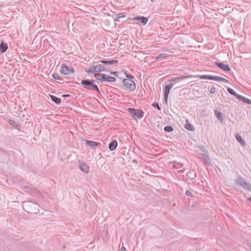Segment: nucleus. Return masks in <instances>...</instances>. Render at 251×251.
Returning <instances> with one entry per match:
<instances>
[{
    "label": "nucleus",
    "mask_w": 251,
    "mask_h": 251,
    "mask_svg": "<svg viewBox=\"0 0 251 251\" xmlns=\"http://www.w3.org/2000/svg\"><path fill=\"white\" fill-rule=\"evenodd\" d=\"M196 151L199 152L197 154V156L199 158L201 159L207 164H211L210 159L208 155L207 151L204 146L198 147V150Z\"/></svg>",
    "instance_id": "1"
},
{
    "label": "nucleus",
    "mask_w": 251,
    "mask_h": 251,
    "mask_svg": "<svg viewBox=\"0 0 251 251\" xmlns=\"http://www.w3.org/2000/svg\"><path fill=\"white\" fill-rule=\"evenodd\" d=\"M81 84L86 89L89 90H95L99 93H100V91L97 85L94 84L93 83V80H82Z\"/></svg>",
    "instance_id": "2"
},
{
    "label": "nucleus",
    "mask_w": 251,
    "mask_h": 251,
    "mask_svg": "<svg viewBox=\"0 0 251 251\" xmlns=\"http://www.w3.org/2000/svg\"><path fill=\"white\" fill-rule=\"evenodd\" d=\"M104 71L105 67L101 64L91 66L88 69L85 70L86 73L91 74H98L99 72Z\"/></svg>",
    "instance_id": "3"
},
{
    "label": "nucleus",
    "mask_w": 251,
    "mask_h": 251,
    "mask_svg": "<svg viewBox=\"0 0 251 251\" xmlns=\"http://www.w3.org/2000/svg\"><path fill=\"white\" fill-rule=\"evenodd\" d=\"M127 111L134 119H141L144 116V112L142 110H137L128 108Z\"/></svg>",
    "instance_id": "4"
},
{
    "label": "nucleus",
    "mask_w": 251,
    "mask_h": 251,
    "mask_svg": "<svg viewBox=\"0 0 251 251\" xmlns=\"http://www.w3.org/2000/svg\"><path fill=\"white\" fill-rule=\"evenodd\" d=\"M60 72L64 75H69L74 73V70L72 67H68L66 64H63Z\"/></svg>",
    "instance_id": "5"
},
{
    "label": "nucleus",
    "mask_w": 251,
    "mask_h": 251,
    "mask_svg": "<svg viewBox=\"0 0 251 251\" xmlns=\"http://www.w3.org/2000/svg\"><path fill=\"white\" fill-rule=\"evenodd\" d=\"M237 183L243 187L244 189H247L248 190H250L251 189V186L250 184L247 183L244 178H243L240 176H238L236 178Z\"/></svg>",
    "instance_id": "6"
},
{
    "label": "nucleus",
    "mask_w": 251,
    "mask_h": 251,
    "mask_svg": "<svg viewBox=\"0 0 251 251\" xmlns=\"http://www.w3.org/2000/svg\"><path fill=\"white\" fill-rule=\"evenodd\" d=\"M123 83L125 86L130 91H133L135 90L136 87L135 83L131 79L127 78L124 79Z\"/></svg>",
    "instance_id": "7"
},
{
    "label": "nucleus",
    "mask_w": 251,
    "mask_h": 251,
    "mask_svg": "<svg viewBox=\"0 0 251 251\" xmlns=\"http://www.w3.org/2000/svg\"><path fill=\"white\" fill-rule=\"evenodd\" d=\"M173 83H171L169 84V85H166L165 87L164 99L166 103L167 102L168 95L170 93V89L173 87Z\"/></svg>",
    "instance_id": "8"
},
{
    "label": "nucleus",
    "mask_w": 251,
    "mask_h": 251,
    "mask_svg": "<svg viewBox=\"0 0 251 251\" xmlns=\"http://www.w3.org/2000/svg\"><path fill=\"white\" fill-rule=\"evenodd\" d=\"M100 144V143H98L96 142L89 140H85V145L87 146L90 147L93 149H96Z\"/></svg>",
    "instance_id": "9"
},
{
    "label": "nucleus",
    "mask_w": 251,
    "mask_h": 251,
    "mask_svg": "<svg viewBox=\"0 0 251 251\" xmlns=\"http://www.w3.org/2000/svg\"><path fill=\"white\" fill-rule=\"evenodd\" d=\"M215 64L225 71H229L230 70L228 65L226 64L215 62Z\"/></svg>",
    "instance_id": "10"
},
{
    "label": "nucleus",
    "mask_w": 251,
    "mask_h": 251,
    "mask_svg": "<svg viewBox=\"0 0 251 251\" xmlns=\"http://www.w3.org/2000/svg\"><path fill=\"white\" fill-rule=\"evenodd\" d=\"M99 62L108 65H113L115 66H117V64L118 63V61L117 60H112L109 61L102 60H100Z\"/></svg>",
    "instance_id": "11"
},
{
    "label": "nucleus",
    "mask_w": 251,
    "mask_h": 251,
    "mask_svg": "<svg viewBox=\"0 0 251 251\" xmlns=\"http://www.w3.org/2000/svg\"><path fill=\"white\" fill-rule=\"evenodd\" d=\"M133 21H137V20H140L141 23H142L143 25H146L148 21V19L147 18L144 17H135L133 18Z\"/></svg>",
    "instance_id": "12"
},
{
    "label": "nucleus",
    "mask_w": 251,
    "mask_h": 251,
    "mask_svg": "<svg viewBox=\"0 0 251 251\" xmlns=\"http://www.w3.org/2000/svg\"><path fill=\"white\" fill-rule=\"evenodd\" d=\"M9 124L12 126L14 128L20 130L21 128V126L20 125L13 120H9Z\"/></svg>",
    "instance_id": "13"
},
{
    "label": "nucleus",
    "mask_w": 251,
    "mask_h": 251,
    "mask_svg": "<svg viewBox=\"0 0 251 251\" xmlns=\"http://www.w3.org/2000/svg\"><path fill=\"white\" fill-rule=\"evenodd\" d=\"M237 98L244 103L251 104V100L246 98V97L243 96L238 95V96H237Z\"/></svg>",
    "instance_id": "14"
},
{
    "label": "nucleus",
    "mask_w": 251,
    "mask_h": 251,
    "mask_svg": "<svg viewBox=\"0 0 251 251\" xmlns=\"http://www.w3.org/2000/svg\"><path fill=\"white\" fill-rule=\"evenodd\" d=\"M103 81H107L109 82H112L115 81V78L114 77L108 76L104 74Z\"/></svg>",
    "instance_id": "15"
},
{
    "label": "nucleus",
    "mask_w": 251,
    "mask_h": 251,
    "mask_svg": "<svg viewBox=\"0 0 251 251\" xmlns=\"http://www.w3.org/2000/svg\"><path fill=\"white\" fill-rule=\"evenodd\" d=\"M118 145L117 142L116 140H113L108 146L109 149L113 151H114L117 147Z\"/></svg>",
    "instance_id": "16"
},
{
    "label": "nucleus",
    "mask_w": 251,
    "mask_h": 251,
    "mask_svg": "<svg viewBox=\"0 0 251 251\" xmlns=\"http://www.w3.org/2000/svg\"><path fill=\"white\" fill-rule=\"evenodd\" d=\"M79 167L80 170L84 173L87 174L89 172L88 166H87L84 163L80 164Z\"/></svg>",
    "instance_id": "17"
},
{
    "label": "nucleus",
    "mask_w": 251,
    "mask_h": 251,
    "mask_svg": "<svg viewBox=\"0 0 251 251\" xmlns=\"http://www.w3.org/2000/svg\"><path fill=\"white\" fill-rule=\"evenodd\" d=\"M212 80H216L217 81H223L226 83L228 82V81L227 80H226V79H225L222 77H220V76H213V75Z\"/></svg>",
    "instance_id": "18"
},
{
    "label": "nucleus",
    "mask_w": 251,
    "mask_h": 251,
    "mask_svg": "<svg viewBox=\"0 0 251 251\" xmlns=\"http://www.w3.org/2000/svg\"><path fill=\"white\" fill-rule=\"evenodd\" d=\"M8 46L6 43L1 42L0 44V51L1 53L4 52L7 49Z\"/></svg>",
    "instance_id": "19"
},
{
    "label": "nucleus",
    "mask_w": 251,
    "mask_h": 251,
    "mask_svg": "<svg viewBox=\"0 0 251 251\" xmlns=\"http://www.w3.org/2000/svg\"><path fill=\"white\" fill-rule=\"evenodd\" d=\"M236 139L237 141L243 146L246 145L245 141L242 138L240 135L236 134L235 136Z\"/></svg>",
    "instance_id": "20"
},
{
    "label": "nucleus",
    "mask_w": 251,
    "mask_h": 251,
    "mask_svg": "<svg viewBox=\"0 0 251 251\" xmlns=\"http://www.w3.org/2000/svg\"><path fill=\"white\" fill-rule=\"evenodd\" d=\"M169 54L167 53H162L159 54L156 58V60H160L161 59H166L169 56Z\"/></svg>",
    "instance_id": "21"
},
{
    "label": "nucleus",
    "mask_w": 251,
    "mask_h": 251,
    "mask_svg": "<svg viewBox=\"0 0 251 251\" xmlns=\"http://www.w3.org/2000/svg\"><path fill=\"white\" fill-rule=\"evenodd\" d=\"M50 96L51 100L53 101H54L56 104H60V103L61 102V99L60 98L52 95H50Z\"/></svg>",
    "instance_id": "22"
},
{
    "label": "nucleus",
    "mask_w": 251,
    "mask_h": 251,
    "mask_svg": "<svg viewBox=\"0 0 251 251\" xmlns=\"http://www.w3.org/2000/svg\"><path fill=\"white\" fill-rule=\"evenodd\" d=\"M215 114L217 118L220 120L223 121V118L222 117V113L220 111H218L217 110L215 111Z\"/></svg>",
    "instance_id": "23"
},
{
    "label": "nucleus",
    "mask_w": 251,
    "mask_h": 251,
    "mask_svg": "<svg viewBox=\"0 0 251 251\" xmlns=\"http://www.w3.org/2000/svg\"><path fill=\"white\" fill-rule=\"evenodd\" d=\"M185 127L186 128V129L189 130L190 131H193L195 130L194 126L190 124H186L185 125Z\"/></svg>",
    "instance_id": "24"
},
{
    "label": "nucleus",
    "mask_w": 251,
    "mask_h": 251,
    "mask_svg": "<svg viewBox=\"0 0 251 251\" xmlns=\"http://www.w3.org/2000/svg\"><path fill=\"white\" fill-rule=\"evenodd\" d=\"M227 90L229 93H230L232 95L235 96L236 98L237 96L238 95V94H237V93L234 90H233L232 89L230 88H228Z\"/></svg>",
    "instance_id": "25"
},
{
    "label": "nucleus",
    "mask_w": 251,
    "mask_h": 251,
    "mask_svg": "<svg viewBox=\"0 0 251 251\" xmlns=\"http://www.w3.org/2000/svg\"><path fill=\"white\" fill-rule=\"evenodd\" d=\"M52 76L55 80H59V81H61L62 80V78L61 77H60L59 76V75L58 74H57L53 73L52 75Z\"/></svg>",
    "instance_id": "26"
},
{
    "label": "nucleus",
    "mask_w": 251,
    "mask_h": 251,
    "mask_svg": "<svg viewBox=\"0 0 251 251\" xmlns=\"http://www.w3.org/2000/svg\"><path fill=\"white\" fill-rule=\"evenodd\" d=\"M212 76L213 75H201L200 78L201 79H210L212 80Z\"/></svg>",
    "instance_id": "27"
},
{
    "label": "nucleus",
    "mask_w": 251,
    "mask_h": 251,
    "mask_svg": "<svg viewBox=\"0 0 251 251\" xmlns=\"http://www.w3.org/2000/svg\"><path fill=\"white\" fill-rule=\"evenodd\" d=\"M173 130H174L173 127L170 126H166L164 127V130L166 132H171V131H173Z\"/></svg>",
    "instance_id": "28"
},
{
    "label": "nucleus",
    "mask_w": 251,
    "mask_h": 251,
    "mask_svg": "<svg viewBox=\"0 0 251 251\" xmlns=\"http://www.w3.org/2000/svg\"><path fill=\"white\" fill-rule=\"evenodd\" d=\"M103 76H104V74H100V75H99L96 76L95 78L98 80L102 81Z\"/></svg>",
    "instance_id": "29"
},
{
    "label": "nucleus",
    "mask_w": 251,
    "mask_h": 251,
    "mask_svg": "<svg viewBox=\"0 0 251 251\" xmlns=\"http://www.w3.org/2000/svg\"><path fill=\"white\" fill-rule=\"evenodd\" d=\"M152 106L156 108H157L158 110H160L161 108L159 105V104L157 102H154L152 103Z\"/></svg>",
    "instance_id": "30"
},
{
    "label": "nucleus",
    "mask_w": 251,
    "mask_h": 251,
    "mask_svg": "<svg viewBox=\"0 0 251 251\" xmlns=\"http://www.w3.org/2000/svg\"><path fill=\"white\" fill-rule=\"evenodd\" d=\"M191 77V75H181L180 76H178V79L179 80H182V79H184L185 78H188V77Z\"/></svg>",
    "instance_id": "31"
},
{
    "label": "nucleus",
    "mask_w": 251,
    "mask_h": 251,
    "mask_svg": "<svg viewBox=\"0 0 251 251\" xmlns=\"http://www.w3.org/2000/svg\"><path fill=\"white\" fill-rule=\"evenodd\" d=\"M179 80V79H178V77H171L169 80V81L170 82H172V81H176V80Z\"/></svg>",
    "instance_id": "32"
},
{
    "label": "nucleus",
    "mask_w": 251,
    "mask_h": 251,
    "mask_svg": "<svg viewBox=\"0 0 251 251\" xmlns=\"http://www.w3.org/2000/svg\"><path fill=\"white\" fill-rule=\"evenodd\" d=\"M185 194L188 196L193 197L192 193L189 190L186 191Z\"/></svg>",
    "instance_id": "33"
},
{
    "label": "nucleus",
    "mask_w": 251,
    "mask_h": 251,
    "mask_svg": "<svg viewBox=\"0 0 251 251\" xmlns=\"http://www.w3.org/2000/svg\"><path fill=\"white\" fill-rule=\"evenodd\" d=\"M215 90V88L214 87H212L210 90V93L211 94H214Z\"/></svg>",
    "instance_id": "34"
},
{
    "label": "nucleus",
    "mask_w": 251,
    "mask_h": 251,
    "mask_svg": "<svg viewBox=\"0 0 251 251\" xmlns=\"http://www.w3.org/2000/svg\"><path fill=\"white\" fill-rule=\"evenodd\" d=\"M125 17V16L123 13H119L117 15V18H122V17Z\"/></svg>",
    "instance_id": "35"
},
{
    "label": "nucleus",
    "mask_w": 251,
    "mask_h": 251,
    "mask_svg": "<svg viewBox=\"0 0 251 251\" xmlns=\"http://www.w3.org/2000/svg\"><path fill=\"white\" fill-rule=\"evenodd\" d=\"M126 77H127L128 78H133V76L130 75V74H126Z\"/></svg>",
    "instance_id": "36"
},
{
    "label": "nucleus",
    "mask_w": 251,
    "mask_h": 251,
    "mask_svg": "<svg viewBox=\"0 0 251 251\" xmlns=\"http://www.w3.org/2000/svg\"><path fill=\"white\" fill-rule=\"evenodd\" d=\"M110 74L114 75L115 76L118 75V73L117 72H111Z\"/></svg>",
    "instance_id": "37"
},
{
    "label": "nucleus",
    "mask_w": 251,
    "mask_h": 251,
    "mask_svg": "<svg viewBox=\"0 0 251 251\" xmlns=\"http://www.w3.org/2000/svg\"><path fill=\"white\" fill-rule=\"evenodd\" d=\"M121 251H126V248L125 247H122L121 248Z\"/></svg>",
    "instance_id": "38"
},
{
    "label": "nucleus",
    "mask_w": 251,
    "mask_h": 251,
    "mask_svg": "<svg viewBox=\"0 0 251 251\" xmlns=\"http://www.w3.org/2000/svg\"><path fill=\"white\" fill-rule=\"evenodd\" d=\"M70 95L67 94V95H63V97H69Z\"/></svg>",
    "instance_id": "39"
},
{
    "label": "nucleus",
    "mask_w": 251,
    "mask_h": 251,
    "mask_svg": "<svg viewBox=\"0 0 251 251\" xmlns=\"http://www.w3.org/2000/svg\"><path fill=\"white\" fill-rule=\"evenodd\" d=\"M248 200L251 202V196L248 198Z\"/></svg>",
    "instance_id": "40"
},
{
    "label": "nucleus",
    "mask_w": 251,
    "mask_h": 251,
    "mask_svg": "<svg viewBox=\"0 0 251 251\" xmlns=\"http://www.w3.org/2000/svg\"><path fill=\"white\" fill-rule=\"evenodd\" d=\"M151 1H153V0H151Z\"/></svg>",
    "instance_id": "41"
}]
</instances>
